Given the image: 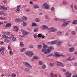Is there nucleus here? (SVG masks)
I'll return each instance as SVG.
<instances>
[{"mask_svg": "<svg viewBox=\"0 0 77 77\" xmlns=\"http://www.w3.org/2000/svg\"><path fill=\"white\" fill-rule=\"evenodd\" d=\"M50 51L48 50V48L47 46L45 45L43 46V48L42 50V52L44 53V54H47L48 52H50Z\"/></svg>", "mask_w": 77, "mask_h": 77, "instance_id": "obj_1", "label": "nucleus"}, {"mask_svg": "<svg viewBox=\"0 0 77 77\" xmlns=\"http://www.w3.org/2000/svg\"><path fill=\"white\" fill-rule=\"evenodd\" d=\"M59 21H63V22H64L63 24L62 25V27H65L67 26L68 24H67L65 22V20L63 19H60Z\"/></svg>", "mask_w": 77, "mask_h": 77, "instance_id": "obj_2", "label": "nucleus"}, {"mask_svg": "<svg viewBox=\"0 0 77 77\" xmlns=\"http://www.w3.org/2000/svg\"><path fill=\"white\" fill-rule=\"evenodd\" d=\"M42 8L43 9H49V6L47 5V4L45 3L42 6Z\"/></svg>", "mask_w": 77, "mask_h": 77, "instance_id": "obj_3", "label": "nucleus"}, {"mask_svg": "<svg viewBox=\"0 0 77 77\" xmlns=\"http://www.w3.org/2000/svg\"><path fill=\"white\" fill-rule=\"evenodd\" d=\"M48 30L49 32H56V29L54 27H52L51 28H49L48 29Z\"/></svg>", "mask_w": 77, "mask_h": 77, "instance_id": "obj_4", "label": "nucleus"}, {"mask_svg": "<svg viewBox=\"0 0 77 77\" xmlns=\"http://www.w3.org/2000/svg\"><path fill=\"white\" fill-rule=\"evenodd\" d=\"M14 28L13 29V30L14 32H18V27L17 26H13Z\"/></svg>", "mask_w": 77, "mask_h": 77, "instance_id": "obj_5", "label": "nucleus"}, {"mask_svg": "<svg viewBox=\"0 0 77 77\" xmlns=\"http://www.w3.org/2000/svg\"><path fill=\"white\" fill-rule=\"evenodd\" d=\"M23 64L27 68H29V63L27 62H23Z\"/></svg>", "mask_w": 77, "mask_h": 77, "instance_id": "obj_6", "label": "nucleus"}, {"mask_svg": "<svg viewBox=\"0 0 77 77\" xmlns=\"http://www.w3.org/2000/svg\"><path fill=\"white\" fill-rule=\"evenodd\" d=\"M10 37L12 38V40H13V41H16L17 39H16V38L14 37V35L13 34H11L10 35Z\"/></svg>", "mask_w": 77, "mask_h": 77, "instance_id": "obj_7", "label": "nucleus"}, {"mask_svg": "<svg viewBox=\"0 0 77 77\" xmlns=\"http://www.w3.org/2000/svg\"><path fill=\"white\" fill-rule=\"evenodd\" d=\"M75 60V58H71V57H70L68 58L67 59V61H72V60Z\"/></svg>", "mask_w": 77, "mask_h": 77, "instance_id": "obj_8", "label": "nucleus"}, {"mask_svg": "<svg viewBox=\"0 0 77 77\" xmlns=\"http://www.w3.org/2000/svg\"><path fill=\"white\" fill-rule=\"evenodd\" d=\"M34 55V53H33V51H32L29 52V57H32Z\"/></svg>", "mask_w": 77, "mask_h": 77, "instance_id": "obj_9", "label": "nucleus"}, {"mask_svg": "<svg viewBox=\"0 0 77 77\" xmlns=\"http://www.w3.org/2000/svg\"><path fill=\"white\" fill-rule=\"evenodd\" d=\"M4 48H0V53H1L3 55L5 54L4 53Z\"/></svg>", "mask_w": 77, "mask_h": 77, "instance_id": "obj_10", "label": "nucleus"}, {"mask_svg": "<svg viewBox=\"0 0 77 77\" xmlns=\"http://www.w3.org/2000/svg\"><path fill=\"white\" fill-rule=\"evenodd\" d=\"M22 32L24 35H28V33H27V32L24 31V30H23L22 31Z\"/></svg>", "mask_w": 77, "mask_h": 77, "instance_id": "obj_11", "label": "nucleus"}, {"mask_svg": "<svg viewBox=\"0 0 77 77\" xmlns=\"http://www.w3.org/2000/svg\"><path fill=\"white\" fill-rule=\"evenodd\" d=\"M57 40L53 41L50 42L51 44H57Z\"/></svg>", "mask_w": 77, "mask_h": 77, "instance_id": "obj_12", "label": "nucleus"}, {"mask_svg": "<svg viewBox=\"0 0 77 77\" xmlns=\"http://www.w3.org/2000/svg\"><path fill=\"white\" fill-rule=\"evenodd\" d=\"M76 32L75 31H73L71 32V34L72 36H75L76 35Z\"/></svg>", "mask_w": 77, "mask_h": 77, "instance_id": "obj_13", "label": "nucleus"}, {"mask_svg": "<svg viewBox=\"0 0 77 77\" xmlns=\"http://www.w3.org/2000/svg\"><path fill=\"white\" fill-rule=\"evenodd\" d=\"M69 51H70V52H71V53L73 52L75 50V49H74V48L73 47H71L69 49Z\"/></svg>", "mask_w": 77, "mask_h": 77, "instance_id": "obj_14", "label": "nucleus"}, {"mask_svg": "<svg viewBox=\"0 0 77 77\" xmlns=\"http://www.w3.org/2000/svg\"><path fill=\"white\" fill-rule=\"evenodd\" d=\"M41 28H43V29H48H48H49V28L46 25H43L42 26Z\"/></svg>", "mask_w": 77, "mask_h": 77, "instance_id": "obj_15", "label": "nucleus"}, {"mask_svg": "<svg viewBox=\"0 0 77 77\" xmlns=\"http://www.w3.org/2000/svg\"><path fill=\"white\" fill-rule=\"evenodd\" d=\"M21 21H23V20H21L20 18H17L15 20V22H20Z\"/></svg>", "mask_w": 77, "mask_h": 77, "instance_id": "obj_16", "label": "nucleus"}, {"mask_svg": "<svg viewBox=\"0 0 77 77\" xmlns=\"http://www.w3.org/2000/svg\"><path fill=\"white\" fill-rule=\"evenodd\" d=\"M62 42H60V41H58L57 40V45H60L62 44Z\"/></svg>", "mask_w": 77, "mask_h": 77, "instance_id": "obj_17", "label": "nucleus"}, {"mask_svg": "<svg viewBox=\"0 0 77 77\" xmlns=\"http://www.w3.org/2000/svg\"><path fill=\"white\" fill-rule=\"evenodd\" d=\"M54 55H55V56L57 57H60V55H59V54L57 52H55L54 53Z\"/></svg>", "mask_w": 77, "mask_h": 77, "instance_id": "obj_18", "label": "nucleus"}, {"mask_svg": "<svg viewBox=\"0 0 77 77\" xmlns=\"http://www.w3.org/2000/svg\"><path fill=\"white\" fill-rule=\"evenodd\" d=\"M53 49H54V48L52 46H50L49 47V48H48V50H49L50 51L49 52H48V53H50L51 50H53Z\"/></svg>", "mask_w": 77, "mask_h": 77, "instance_id": "obj_19", "label": "nucleus"}, {"mask_svg": "<svg viewBox=\"0 0 77 77\" xmlns=\"http://www.w3.org/2000/svg\"><path fill=\"white\" fill-rule=\"evenodd\" d=\"M16 13L19 14L20 12V8H17L16 10H15Z\"/></svg>", "mask_w": 77, "mask_h": 77, "instance_id": "obj_20", "label": "nucleus"}, {"mask_svg": "<svg viewBox=\"0 0 77 77\" xmlns=\"http://www.w3.org/2000/svg\"><path fill=\"white\" fill-rule=\"evenodd\" d=\"M11 26V25L10 23L7 24L5 26V27H10Z\"/></svg>", "mask_w": 77, "mask_h": 77, "instance_id": "obj_21", "label": "nucleus"}, {"mask_svg": "<svg viewBox=\"0 0 77 77\" xmlns=\"http://www.w3.org/2000/svg\"><path fill=\"white\" fill-rule=\"evenodd\" d=\"M68 3V2L64 0L63 2V4L64 5H67Z\"/></svg>", "mask_w": 77, "mask_h": 77, "instance_id": "obj_22", "label": "nucleus"}, {"mask_svg": "<svg viewBox=\"0 0 77 77\" xmlns=\"http://www.w3.org/2000/svg\"><path fill=\"white\" fill-rule=\"evenodd\" d=\"M1 15H3L4 16H6V14L5 13V12L3 11H2L0 13Z\"/></svg>", "mask_w": 77, "mask_h": 77, "instance_id": "obj_23", "label": "nucleus"}, {"mask_svg": "<svg viewBox=\"0 0 77 77\" xmlns=\"http://www.w3.org/2000/svg\"><path fill=\"white\" fill-rule=\"evenodd\" d=\"M57 34L58 36H60L62 35V32L60 31H58L57 33Z\"/></svg>", "mask_w": 77, "mask_h": 77, "instance_id": "obj_24", "label": "nucleus"}, {"mask_svg": "<svg viewBox=\"0 0 77 77\" xmlns=\"http://www.w3.org/2000/svg\"><path fill=\"white\" fill-rule=\"evenodd\" d=\"M35 22H40L41 21V20L38 18H36L35 20Z\"/></svg>", "mask_w": 77, "mask_h": 77, "instance_id": "obj_25", "label": "nucleus"}, {"mask_svg": "<svg viewBox=\"0 0 77 77\" xmlns=\"http://www.w3.org/2000/svg\"><path fill=\"white\" fill-rule=\"evenodd\" d=\"M22 19L23 20L26 21L27 20V18L26 17L23 16L22 17Z\"/></svg>", "mask_w": 77, "mask_h": 77, "instance_id": "obj_26", "label": "nucleus"}, {"mask_svg": "<svg viewBox=\"0 0 77 77\" xmlns=\"http://www.w3.org/2000/svg\"><path fill=\"white\" fill-rule=\"evenodd\" d=\"M67 45L68 46H69V47L72 46V44L71 43V42H68L67 44Z\"/></svg>", "mask_w": 77, "mask_h": 77, "instance_id": "obj_27", "label": "nucleus"}, {"mask_svg": "<svg viewBox=\"0 0 77 77\" xmlns=\"http://www.w3.org/2000/svg\"><path fill=\"white\" fill-rule=\"evenodd\" d=\"M57 65L58 66H60V65H62V63L60 62H58L57 63Z\"/></svg>", "mask_w": 77, "mask_h": 77, "instance_id": "obj_28", "label": "nucleus"}, {"mask_svg": "<svg viewBox=\"0 0 77 77\" xmlns=\"http://www.w3.org/2000/svg\"><path fill=\"white\" fill-rule=\"evenodd\" d=\"M73 24H77V20H74L73 22Z\"/></svg>", "mask_w": 77, "mask_h": 77, "instance_id": "obj_29", "label": "nucleus"}, {"mask_svg": "<svg viewBox=\"0 0 77 77\" xmlns=\"http://www.w3.org/2000/svg\"><path fill=\"white\" fill-rule=\"evenodd\" d=\"M46 67H47V66L45 65H43L42 66L41 68L42 69H45L46 68Z\"/></svg>", "mask_w": 77, "mask_h": 77, "instance_id": "obj_30", "label": "nucleus"}, {"mask_svg": "<svg viewBox=\"0 0 77 77\" xmlns=\"http://www.w3.org/2000/svg\"><path fill=\"white\" fill-rule=\"evenodd\" d=\"M26 50V48H23L21 49L20 52H23V51H25Z\"/></svg>", "mask_w": 77, "mask_h": 77, "instance_id": "obj_31", "label": "nucleus"}, {"mask_svg": "<svg viewBox=\"0 0 77 77\" xmlns=\"http://www.w3.org/2000/svg\"><path fill=\"white\" fill-rule=\"evenodd\" d=\"M32 26H38V25L36 24V23H32Z\"/></svg>", "mask_w": 77, "mask_h": 77, "instance_id": "obj_32", "label": "nucleus"}, {"mask_svg": "<svg viewBox=\"0 0 77 77\" xmlns=\"http://www.w3.org/2000/svg\"><path fill=\"white\" fill-rule=\"evenodd\" d=\"M33 59H39V57L38 56H34L33 57Z\"/></svg>", "mask_w": 77, "mask_h": 77, "instance_id": "obj_33", "label": "nucleus"}, {"mask_svg": "<svg viewBox=\"0 0 77 77\" xmlns=\"http://www.w3.org/2000/svg\"><path fill=\"white\" fill-rule=\"evenodd\" d=\"M4 42L6 43H8V42H9V40H8L7 39H5L4 40Z\"/></svg>", "mask_w": 77, "mask_h": 77, "instance_id": "obj_34", "label": "nucleus"}, {"mask_svg": "<svg viewBox=\"0 0 77 77\" xmlns=\"http://www.w3.org/2000/svg\"><path fill=\"white\" fill-rule=\"evenodd\" d=\"M25 54L26 55H27V56H29V51H26L25 53Z\"/></svg>", "mask_w": 77, "mask_h": 77, "instance_id": "obj_35", "label": "nucleus"}, {"mask_svg": "<svg viewBox=\"0 0 77 77\" xmlns=\"http://www.w3.org/2000/svg\"><path fill=\"white\" fill-rule=\"evenodd\" d=\"M50 76L51 77H55L54 76V74L53 73H51L50 74Z\"/></svg>", "mask_w": 77, "mask_h": 77, "instance_id": "obj_36", "label": "nucleus"}, {"mask_svg": "<svg viewBox=\"0 0 77 77\" xmlns=\"http://www.w3.org/2000/svg\"><path fill=\"white\" fill-rule=\"evenodd\" d=\"M10 50V51H9V54H10V55H11V54H13V52H12V49H11Z\"/></svg>", "mask_w": 77, "mask_h": 77, "instance_id": "obj_37", "label": "nucleus"}, {"mask_svg": "<svg viewBox=\"0 0 77 77\" xmlns=\"http://www.w3.org/2000/svg\"><path fill=\"white\" fill-rule=\"evenodd\" d=\"M37 36H38V38L42 37V35L41 34H38Z\"/></svg>", "mask_w": 77, "mask_h": 77, "instance_id": "obj_38", "label": "nucleus"}, {"mask_svg": "<svg viewBox=\"0 0 77 77\" xmlns=\"http://www.w3.org/2000/svg\"><path fill=\"white\" fill-rule=\"evenodd\" d=\"M50 65L51 67H53V66H54V64L50 63Z\"/></svg>", "mask_w": 77, "mask_h": 77, "instance_id": "obj_39", "label": "nucleus"}, {"mask_svg": "<svg viewBox=\"0 0 77 77\" xmlns=\"http://www.w3.org/2000/svg\"><path fill=\"white\" fill-rule=\"evenodd\" d=\"M11 77H16V75L14 73H12Z\"/></svg>", "mask_w": 77, "mask_h": 77, "instance_id": "obj_40", "label": "nucleus"}, {"mask_svg": "<svg viewBox=\"0 0 77 77\" xmlns=\"http://www.w3.org/2000/svg\"><path fill=\"white\" fill-rule=\"evenodd\" d=\"M39 63L40 65H43V62H42V61H39Z\"/></svg>", "mask_w": 77, "mask_h": 77, "instance_id": "obj_41", "label": "nucleus"}, {"mask_svg": "<svg viewBox=\"0 0 77 77\" xmlns=\"http://www.w3.org/2000/svg\"><path fill=\"white\" fill-rule=\"evenodd\" d=\"M39 8V7L38 5H35L34 6V8L35 9H37L38 8Z\"/></svg>", "mask_w": 77, "mask_h": 77, "instance_id": "obj_42", "label": "nucleus"}, {"mask_svg": "<svg viewBox=\"0 0 77 77\" xmlns=\"http://www.w3.org/2000/svg\"><path fill=\"white\" fill-rule=\"evenodd\" d=\"M29 69L27 68H26L25 69V72H29Z\"/></svg>", "mask_w": 77, "mask_h": 77, "instance_id": "obj_43", "label": "nucleus"}, {"mask_svg": "<svg viewBox=\"0 0 77 77\" xmlns=\"http://www.w3.org/2000/svg\"><path fill=\"white\" fill-rule=\"evenodd\" d=\"M5 35H9V32H5Z\"/></svg>", "mask_w": 77, "mask_h": 77, "instance_id": "obj_44", "label": "nucleus"}, {"mask_svg": "<svg viewBox=\"0 0 77 77\" xmlns=\"http://www.w3.org/2000/svg\"><path fill=\"white\" fill-rule=\"evenodd\" d=\"M23 26H27V24H26V22H23Z\"/></svg>", "mask_w": 77, "mask_h": 77, "instance_id": "obj_45", "label": "nucleus"}, {"mask_svg": "<svg viewBox=\"0 0 77 77\" xmlns=\"http://www.w3.org/2000/svg\"><path fill=\"white\" fill-rule=\"evenodd\" d=\"M20 47H23L24 45V44H23V43L22 42H20Z\"/></svg>", "mask_w": 77, "mask_h": 77, "instance_id": "obj_46", "label": "nucleus"}, {"mask_svg": "<svg viewBox=\"0 0 77 77\" xmlns=\"http://www.w3.org/2000/svg\"><path fill=\"white\" fill-rule=\"evenodd\" d=\"M41 47H42V46L41 45H39L38 46V49H39L41 48Z\"/></svg>", "mask_w": 77, "mask_h": 77, "instance_id": "obj_47", "label": "nucleus"}, {"mask_svg": "<svg viewBox=\"0 0 77 77\" xmlns=\"http://www.w3.org/2000/svg\"><path fill=\"white\" fill-rule=\"evenodd\" d=\"M33 36H34V38H36L38 37L37 35H36V34H34Z\"/></svg>", "mask_w": 77, "mask_h": 77, "instance_id": "obj_48", "label": "nucleus"}, {"mask_svg": "<svg viewBox=\"0 0 77 77\" xmlns=\"http://www.w3.org/2000/svg\"><path fill=\"white\" fill-rule=\"evenodd\" d=\"M51 10L52 11H54V10H55V8H54V7H52L51 8Z\"/></svg>", "mask_w": 77, "mask_h": 77, "instance_id": "obj_49", "label": "nucleus"}, {"mask_svg": "<svg viewBox=\"0 0 77 77\" xmlns=\"http://www.w3.org/2000/svg\"><path fill=\"white\" fill-rule=\"evenodd\" d=\"M45 18L46 19H47L48 20L49 19V17H48V15H46L45 17Z\"/></svg>", "mask_w": 77, "mask_h": 77, "instance_id": "obj_50", "label": "nucleus"}, {"mask_svg": "<svg viewBox=\"0 0 77 77\" xmlns=\"http://www.w3.org/2000/svg\"><path fill=\"white\" fill-rule=\"evenodd\" d=\"M71 77V73L69 74V75H67L66 77Z\"/></svg>", "mask_w": 77, "mask_h": 77, "instance_id": "obj_51", "label": "nucleus"}, {"mask_svg": "<svg viewBox=\"0 0 77 77\" xmlns=\"http://www.w3.org/2000/svg\"><path fill=\"white\" fill-rule=\"evenodd\" d=\"M3 10L4 11H6L7 9V8L5 7H3Z\"/></svg>", "mask_w": 77, "mask_h": 77, "instance_id": "obj_52", "label": "nucleus"}, {"mask_svg": "<svg viewBox=\"0 0 77 77\" xmlns=\"http://www.w3.org/2000/svg\"><path fill=\"white\" fill-rule=\"evenodd\" d=\"M34 32H37V31H38V28H35L34 29Z\"/></svg>", "mask_w": 77, "mask_h": 77, "instance_id": "obj_53", "label": "nucleus"}, {"mask_svg": "<svg viewBox=\"0 0 77 77\" xmlns=\"http://www.w3.org/2000/svg\"><path fill=\"white\" fill-rule=\"evenodd\" d=\"M5 34H4L3 35H2V39H4L5 38Z\"/></svg>", "mask_w": 77, "mask_h": 77, "instance_id": "obj_54", "label": "nucleus"}, {"mask_svg": "<svg viewBox=\"0 0 77 77\" xmlns=\"http://www.w3.org/2000/svg\"><path fill=\"white\" fill-rule=\"evenodd\" d=\"M29 68L30 69H32V66L30 64L29 65Z\"/></svg>", "mask_w": 77, "mask_h": 77, "instance_id": "obj_55", "label": "nucleus"}, {"mask_svg": "<svg viewBox=\"0 0 77 77\" xmlns=\"http://www.w3.org/2000/svg\"><path fill=\"white\" fill-rule=\"evenodd\" d=\"M53 55V54H52L51 53L49 55H48L47 56V57H50V56H51Z\"/></svg>", "mask_w": 77, "mask_h": 77, "instance_id": "obj_56", "label": "nucleus"}, {"mask_svg": "<svg viewBox=\"0 0 77 77\" xmlns=\"http://www.w3.org/2000/svg\"><path fill=\"white\" fill-rule=\"evenodd\" d=\"M29 47L31 48H33V46L32 45H30Z\"/></svg>", "mask_w": 77, "mask_h": 77, "instance_id": "obj_57", "label": "nucleus"}, {"mask_svg": "<svg viewBox=\"0 0 77 77\" xmlns=\"http://www.w3.org/2000/svg\"><path fill=\"white\" fill-rule=\"evenodd\" d=\"M3 7L2 6H0V9H1V10L3 9Z\"/></svg>", "mask_w": 77, "mask_h": 77, "instance_id": "obj_58", "label": "nucleus"}, {"mask_svg": "<svg viewBox=\"0 0 77 77\" xmlns=\"http://www.w3.org/2000/svg\"><path fill=\"white\" fill-rule=\"evenodd\" d=\"M66 71V69H63V72H65Z\"/></svg>", "mask_w": 77, "mask_h": 77, "instance_id": "obj_59", "label": "nucleus"}, {"mask_svg": "<svg viewBox=\"0 0 77 77\" xmlns=\"http://www.w3.org/2000/svg\"><path fill=\"white\" fill-rule=\"evenodd\" d=\"M54 20L55 21H59V20L57 18H55Z\"/></svg>", "mask_w": 77, "mask_h": 77, "instance_id": "obj_60", "label": "nucleus"}, {"mask_svg": "<svg viewBox=\"0 0 77 77\" xmlns=\"http://www.w3.org/2000/svg\"><path fill=\"white\" fill-rule=\"evenodd\" d=\"M4 44V42H3L0 41V44L1 45H2V44Z\"/></svg>", "mask_w": 77, "mask_h": 77, "instance_id": "obj_61", "label": "nucleus"}, {"mask_svg": "<svg viewBox=\"0 0 77 77\" xmlns=\"http://www.w3.org/2000/svg\"><path fill=\"white\" fill-rule=\"evenodd\" d=\"M66 24H69V23H70L71 22H70V21H68L67 22H66Z\"/></svg>", "mask_w": 77, "mask_h": 77, "instance_id": "obj_62", "label": "nucleus"}, {"mask_svg": "<svg viewBox=\"0 0 77 77\" xmlns=\"http://www.w3.org/2000/svg\"><path fill=\"white\" fill-rule=\"evenodd\" d=\"M74 8H75V9H76V10H77V6H76V5H75L74 6Z\"/></svg>", "mask_w": 77, "mask_h": 77, "instance_id": "obj_63", "label": "nucleus"}, {"mask_svg": "<svg viewBox=\"0 0 77 77\" xmlns=\"http://www.w3.org/2000/svg\"><path fill=\"white\" fill-rule=\"evenodd\" d=\"M73 77H77V74L73 75Z\"/></svg>", "mask_w": 77, "mask_h": 77, "instance_id": "obj_64", "label": "nucleus"}]
</instances>
